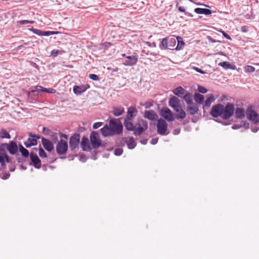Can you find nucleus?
Segmentation results:
<instances>
[{
    "label": "nucleus",
    "mask_w": 259,
    "mask_h": 259,
    "mask_svg": "<svg viewBox=\"0 0 259 259\" xmlns=\"http://www.w3.org/2000/svg\"><path fill=\"white\" fill-rule=\"evenodd\" d=\"M234 110L232 103H228L225 106L221 104H217L212 107L210 114L214 118L221 116L224 119H228L233 115Z\"/></svg>",
    "instance_id": "nucleus-1"
},
{
    "label": "nucleus",
    "mask_w": 259,
    "mask_h": 259,
    "mask_svg": "<svg viewBox=\"0 0 259 259\" xmlns=\"http://www.w3.org/2000/svg\"><path fill=\"white\" fill-rule=\"evenodd\" d=\"M123 124L125 129L128 131H134L135 136H140L148 128L147 122L143 119H138L136 123L137 127L134 125L133 120L124 119Z\"/></svg>",
    "instance_id": "nucleus-2"
},
{
    "label": "nucleus",
    "mask_w": 259,
    "mask_h": 259,
    "mask_svg": "<svg viewBox=\"0 0 259 259\" xmlns=\"http://www.w3.org/2000/svg\"><path fill=\"white\" fill-rule=\"evenodd\" d=\"M108 126L113 135L121 134L123 131V125L118 118H112L109 121Z\"/></svg>",
    "instance_id": "nucleus-3"
},
{
    "label": "nucleus",
    "mask_w": 259,
    "mask_h": 259,
    "mask_svg": "<svg viewBox=\"0 0 259 259\" xmlns=\"http://www.w3.org/2000/svg\"><path fill=\"white\" fill-rule=\"evenodd\" d=\"M167 123L164 119H159L157 123V133L161 136L167 135L169 134L167 132Z\"/></svg>",
    "instance_id": "nucleus-4"
},
{
    "label": "nucleus",
    "mask_w": 259,
    "mask_h": 259,
    "mask_svg": "<svg viewBox=\"0 0 259 259\" xmlns=\"http://www.w3.org/2000/svg\"><path fill=\"white\" fill-rule=\"evenodd\" d=\"M80 135L77 133L73 134L69 139V148L71 151L79 148L80 143Z\"/></svg>",
    "instance_id": "nucleus-5"
},
{
    "label": "nucleus",
    "mask_w": 259,
    "mask_h": 259,
    "mask_svg": "<svg viewBox=\"0 0 259 259\" xmlns=\"http://www.w3.org/2000/svg\"><path fill=\"white\" fill-rule=\"evenodd\" d=\"M90 141L94 149H97L101 145V140L97 132L92 131L90 135Z\"/></svg>",
    "instance_id": "nucleus-6"
},
{
    "label": "nucleus",
    "mask_w": 259,
    "mask_h": 259,
    "mask_svg": "<svg viewBox=\"0 0 259 259\" xmlns=\"http://www.w3.org/2000/svg\"><path fill=\"white\" fill-rule=\"evenodd\" d=\"M247 118L252 122L256 124L259 122V115L258 113L251 107H248L246 111Z\"/></svg>",
    "instance_id": "nucleus-7"
},
{
    "label": "nucleus",
    "mask_w": 259,
    "mask_h": 259,
    "mask_svg": "<svg viewBox=\"0 0 259 259\" xmlns=\"http://www.w3.org/2000/svg\"><path fill=\"white\" fill-rule=\"evenodd\" d=\"M68 149L67 141L61 139L56 145V152L59 155H63L66 153Z\"/></svg>",
    "instance_id": "nucleus-8"
},
{
    "label": "nucleus",
    "mask_w": 259,
    "mask_h": 259,
    "mask_svg": "<svg viewBox=\"0 0 259 259\" xmlns=\"http://www.w3.org/2000/svg\"><path fill=\"white\" fill-rule=\"evenodd\" d=\"M161 116L168 121H172L175 120L174 114L167 107H163L160 110Z\"/></svg>",
    "instance_id": "nucleus-9"
},
{
    "label": "nucleus",
    "mask_w": 259,
    "mask_h": 259,
    "mask_svg": "<svg viewBox=\"0 0 259 259\" xmlns=\"http://www.w3.org/2000/svg\"><path fill=\"white\" fill-rule=\"evenodd\" d=\"M126 59L122 62V64L126 66H133L137 64L138 57L136 53H134L132 56H126Z\"/></svg>",
    "instance_id": "nucleus-10"
},
{
    "label": "nucleus",
    "mask_w": 259,
    "mask_h": 259,
    "mask_svg": "<svg viewBox=\"0 0 259 259\" xmlns=\"http://www.w3.org/2000/svg\"><path fill=\"white\" fill-rule=\"evenodd\" d=\"M29 30L32 32L34 34L38 36H49L52 35H54L58 33V31H42L40 29H35L33 28H29Z\"/></svg>",
    "instance_id": "nucleus-11"
},
{
    "label": "nucleus",
    "mask_w": 259,
    "mask_h": 259,
    "mask_svg": "<svg viewBox=\"0 0 259 259\" xmlns=\"http://www.w3.org/2000/svg\"><path fill=\"white\" fill-rule=\"evenodd\" d=\"M29 138L27 139V141L24 142V145L27 148H29L32 146H35L37 144V139L39 137L33 135L32 133L29 134Z\"/></svg>",
    "instance_id": "nucleus-12"
},
{
    "label": "nucleus",
    "mask_w": 259,
    "mask_h": 259,
    "mask_svg": "<svg viewBox=\"0 0 259 259\" xmlns=\"http://www.w3.org/2000/svg\"><path fill=\"white\" fill-rule=\"evenodd\" d=\"M30 158L32 165L35 168L39 169L41 167V160L36 154L31 152L30 153Z\"/></svg>",
    "instance_id": "nucleus-13"
},
{
    "label": "nucleus",
    "mask_w": 259,
    "mask_h": 259,
    "mask_svg": "<svg viewBox=\"0 0 259 259\" xmlns=\"http://www.w3.org/2000/svg\"><path fill=\"white\" fill-rule=\"evenodd\" d=\"M7 150L10 154L15 155L17 153L19 149V146L17 143L14 141H11L7 143Z\"/></svg>",
    "instance_id": "nucleus-14"
},
{
    "label": "nucleus",
    "mask_w": 259,
    "mask_h": 259,
    "mask_svg": "<svg viewBox=\"0 0 259 259\" xmlns=\"http://www.w3.org/2000/svg\"><path fill=\"white\" fill-rule=\"evenodd\" d=\"M138 110L136 107L131 106L127 108V115L124 119L128 120H134V118L137 116Z\"/></svg>",
    "instance_id": "nucleus-15"
},
{
    "label": "nucleus",
    "mask_w": 259,
    "mask_h": 259,
    "mask_svg": "<svg viewBox=\"0 0 259 259\" xmlns=\"http://www.w3.org/2000/svg\"><path fill=\"white\" fill-rule=\"evenodd\" d=\"M80 146L82 151H89L92 150V148L90 145L89 139L85 136H83L81 138Z\"/></svg>",
    "instance_id": "nucleus-16"
},
{
    "label": "nucleus",
    "mask_w": 259,
    "mask_h": 259,
    "mask_svg": "<svg viewBox=\"0 0 259 259\" xmlns=\"http://www.w3.org/2000/svg\"><path fill=\"white\" fill-rule=\"evenodd\" d=\"M174 110L176 112L179 113V114L177 115L176 118L178 119H183L186 117V114L185 111L182 108L181 104L172 107Z\"/></svg>",
    "instance_id": "nucleus-17"
},
{
    "label": "nucleus",
    "mask_w": 259,
    "mask_h": 259,
    "mask_svg": "<svg viewBox=\"0 0 259 259\" xmlns=\"http://www.w3.org/2000/svg\"><path fill=\"white\" fill-rule=\"evenodd\" d=\"M41 143L44 148L47 151L51 152L54 149V145L49 140L44 137H42Z\"/></svg>",
    "instance_id": "nucleus-18"
},
{
    "label": "nucleus",
    "mask_w": 259,
    "mask_h": 259,
    "mask_svg": "<svg viewBox=\"0 0 259 259\" xmlns=\"http://www.w3.org/2000/svg\"><path fill=\"white\" fill-rule=\"evenodd\" d=\"M187 111L190 115H194L197 114L199 111L198 106L193 102L192 104L188 105Z\"/></svg>",
    "instance_id": "nucleus-19"
},
{
    "label": "nucleus",
    "mask_w": 259,
    "mask_h": 259,
    "mask_svg": "<svg viewBox=\"0 0 259 259\" xmlns=\"http://www.w3.org/2000/svg\"><path fill=\"white\" fill-rule=\"evenodd\" d=\"M144 117L150 120L154 121L157 117V115L153 110H146L144 113Z\"/></svg>",
    "instance_id": "nucleus-20"
},
{
    "label": "nucleus",
    "mask_w": 259,
    "mask_h": 259,
    "mask_svg": "<svg viewBox=\"0 0 259 259\" xmlns=\"http://www.w3.org/2000/svg\"><path fill=\"white\" fill-rule=\"evenodd\" d=\"M89 88L90 86L89 85H88L87 87L85 85H75L73 87V91L75 94L78 95L84 92Z\"/></svg>",
    "instance_id": "nucleus-21"
},
{
    "label": "nucleus",
    "mask_w": 259,
    "mask_h": 259,
    "mask_svg": "<svg viewBox=\"0 0 259 259\" xmlns=\"http://www.w3.org/2000/svg\"><path fill=\"white\" fill-rule=\"evenodd\" d=\"M100 132L103 136L104 137L113 136L109 126H108V124H106L102 128L100 129Z\"/></svg>",
    "instance_id": "nucleus-22"
},
{
    "label": "nucleus",
    "mask_w": 259,
    "mask_h": 259,
    "mask_svg": "<svg viewBox=\"0 0 259 259\" xmlns=\"http://www.w3.org/2000/svg\"><path fill=\"white\" fill-rule=\"evenodd\" d=\"M186 92L185 89L181 86L177 87L172 90L173 94L181 98H182Z\"/></svg>",
    "instance_id": "nucleus-23"
},
{
    "label": "nucleus",
    "mask_w": 259,
    "mask_h": 259,
    "mask_svg": "<svg viewBox=\"0 0 259 259\" xmlns=\"http://www.w3.org/2000/svg\"><path fill=\"white\" fill-rule=\"evenodd\" d=\"M188 105L192 104L193 102L192 93L186 92L182 98Z\"/></svg>",
    "instance_id": "nucleus-24"
},
{
    "label": "nucleus",
    "mask_w": 259,
    "mask_h": 259,
    "mask_svg": "<svg viewBox=\"0 0 259 259\" xmlns=\"http://www.w3.org/2000/svg\"><path fill=\"white\" fill-rule=\"evenodd\" d=\"M124 112V109L122 106L114 107L112 113L115 116H119Z\"/></svg>",
    "instance_id": "nucleus-25"
},
{
    "label": "nucleus",
    "mask_w": 259,
    "mask_h": 259,
    "mask_svg": "<svg viewBox=\"0 0 259 259\" xmlns=\"http://www.w3.org/2000/svg\"><path fill=\"white\" fill-rule=\"evenodd\" d=\"M3 161H5V162L10 163H15V160H13L12 158H11L7 154H0V163H2Z\"/></svg>",
    "instance_id": "nucleus-26"
},
{
    "label": "nucleus",
    "mask_w": 259,
    "mask_h": 259,
    "mask_svg": "<svg viewBox=\"0 0 259 259\" xmlns=\"http://www.w3.org/2000/svg\"><path fill=\"white\" fill-rule=\"evenodd\" d=\"M169 106L171 108L181 104V100L176 96H172L170 98L168 102Z\"/></svg>",
    "instance_id": "nucleus-27"
},
{
    "label": "nucleus",
    "mask_w": 259,
    "mask_h": 259,
    "mask_svg": "<svg viewBox=\"0 0 259 259\" xmlns=\"http://www.w3.org/2000/svg\"><path fill=\"white\" fill-rule=\"evenodd\" d=\"M168 43H169V50H175V47L176 46L177 37H176L175 36H168Z\"/></svg>",
    "instance_id": "nucleus-28"
},
{
    "label": "nucleus",
    "mask_w": 259,
    "mask_h": 259,
    "mask_svg": "<svg viewBox=\"0 0 259 259\" xmlns=\"http://www.w3.org/2000/svg\"><path fill=\"white\" fill-rule=\"evenodd\" d=\"M235 117L238 119H242L245 116V111L244 110L240 107H238L236 109L235 112Z\"/></svg>",
    "instance_id": "nucleus-29"
},
{
    "label": "nucleus",
    "mask_w": 259,
    "mask_h": 259,
    "mask_svg": "<svg viewBox=\"0 0 259 259\" xmlns=\"http://www.w3.org/2000/svg\"><path fill=\"white\" fill-rule=\"evenodd\" d=\"M194 99L197 103L202 104L204 102V96L199 93H195L194 95Z\"/></svg>",
    "instance_id": "nucleus-30"
},
{
    "label": "nucleus",
    "mask_w": 259,
    "mask_h": 259,
    "mask_svg": "<svg viewBox=\"0 0 259 259\" xmlns=\"http://www.w3.org/2000/svg\"><path fill=\"white\" fill-rule=\"evenodd\" d=\"M168 36L162 38L161 41V43L159 45V48L161 49H168L169 43H168Z\"/></svg>",
    "instance_id": "nucleus-31"
},
{
    "label": "nucleus",
    "mask_w": 259,
    "mask_h": 259,
    "mask_svg": "<svg viewBox=\"0 0 259 259\" xmlns=\"http://www.w3.org/2000/svg\"><path fill=\"white\" fill-rule=\"evenodd\" d=\"M125 143L127 144V147L130 149H134L136 146V143L134 141V139L133 137L129 138L126 141Z\"/></svg>",
    "instance_id": "nucleus-32"
},
{
    "label": "nucleus",
    "mask_w": 259,
    "mask_h": 259,
    "mask_svg": "<svg viewBox=\"0 0 259 259\" xmlns=\"http://www.w3.org/2000/svg\"><path fill=\"white\" fill-rule=\"evenodd\" d=\"M19 151L21 153L22 156L28 157L30 155L29 151L25 148L21 144L19 145Z\"/></svg>",
    "instance_id": "nucleus-33"
},
{
    "label": "nucleus",
    "mask_w": 259,
    "mask_h": 259,
    "mask_svg": "<svg viewBox=\"0 0 259 259\" xmlns=\"http://www.w3.org/2000/svg\"><path fill=\"white\" fill-rule=\"evenodd\" d=\"M215 100V98L214 96L212 95H211L210 96H209L206 100H205L203 108L204 107H209L211 104Z\"/></svg>",
    "instance_id": "nucleus-34"
},
{
    "label": "nucleus",
    "mask_w": 259,
    "mask_h": 259,
    "mask_svg": "<svg viewBox=\"0 0 259 259\" xmlns=\"http://www.w3.org/2000/svg\"><path fill=\"white\" fill-rule=\"evenodd\" d=\"M177 46L175 48V50L179 51L182 49L183 47L185 45V43L183 40V38L180 36L177 37Z\"/></svg>",
    "instance_id": "nucleus-35"
},
{
    "label": "nucleus",
    "mask_w": 259,
    "mask_h": 259,
    "mask_svg": "<svg viewBox=\"0 0 259 259\" xmlns=\"http://www.w3.org/2000/svg\"><path fill=\"white\" fill-rule=\"evenodd\" d=\"M0 137L3 139H8L11 138V136L9 133L5 129H2L0 132Z\"/></svg>",
    "instance_id": "nucleus-36"
},
{
    "label": "nucleus",
    "mask_w": 259,
    "mask_h": 259,
    "mask_svg": "<svg viewBox=\"0 0 259 259\" xmlns=\"http://www.w3.org/2000/svg\"><path fill=\"white\" fill-rule=\"evenodd\" d=\"M219 65L225 69H233V68L232 67V65L230 64V63L229 62L227 61H224L221 62L219 63Z\"/></svg>",
    "instance_id": "nucleus-37"
},
{
    "label": "nucleus",
    "mask_w": 259,
    "mask_h": 259,
    "mask_svg": "<svg viewBox=\"0 0 259 259\" xmlns=\"http://www.w3.org/2000/svg\"><path fill=\"white\" fill-rule=\"evenodd\" d=\"M38 154L41 158H46L47 157L46 152L40 145H39V148L38 149Z\"/></svg>",
    "instance_id": "nucleus-38"
},
{
    "label": "nucleus",
    "mask_w": 259,
    "mask_h": 259,
    "mask_svg": "<svg viewBox=\"0 0 259 259\" xmlns=\"http://www.w3.org/2000/svg\"><path fill=\"white\" fill-rule=\"evenodd\" d=\"M7 143H3L0 145V154H7Z\"/></svg>",
    "instance_id": "nucleus-39"
},
{
    "label": "nucleus",
    "mask_w": 259,
    "mask_h": 259,
    "mask_svg": "<svg viewBox=\"0 0 259 259\" xmlns=\"http://www.w3.org/2000/svg\"><path fill=\"white\" fill-rule=\"evenodd\" d=\"M140 105L144 106L145 108H149L153 105V102H146L144 103H140Z\"/></svg>",
    "instance_id": "nucleus-40"
},
{
    "label": "nucleus",
    "mask_w": 259,
    "mask_h": 259,
    "mask_svg": "<svg viewBox=\"0 0 259 259\" xmlns=\"http://www.w3.org/2000/svg\"><path fill=\"white\" fill-rule=\"evenodd\" d=\"M178 10L181 12H184L185 14L189 17H192L193 15L189 12H185V9L184 7L180 6L178 7Z\"/></svg>",
    "instance_id": "nucleus-41"
},
{
    "label": "nucleus",
    "mask_w": 259,
    "mask_h": 259,
    "mask_svg": "<svg viewBox=\"0 0 259 259\" xmlns=\"http://www.w3.org/2000/svg\"><path fill=\"white\" fill-rule=\"evenodd\" d=\"M122 153L123 150L120 148H116L114 151V155L116 156H120Z\"/></svg>",
    "instance_id": "nucleus-42"
},
{
    "label": "nucleus",
    "mask_w": 259,
    "mask_h": 259,
    "mask_svg": "<svg viewBox=\"0 0 259 259\" xmlns=\"http://www.w3.org/2000/svg\"><path fill=\"white\" fill-rule=\"evenodd\" d=\"M89 77L90 79L94 81H99L100 80L99 76L95 74H90Z\"/></svg>",
    "instance_id": "nucleus-43"
},
{
    "label": "nucleus",
    "mask_w": 259,
    "mask_h": 259,
    "mask_svg": "<svg viewBox=\"0 0 259 259\" xmlns=\"http://www.w3.org/2000/svg\"><path fill=\"white\" fill-rule=\"evenodd\" d=\"M42 92H46V93H49V94H53V93H55L56 92V90L53 89H52V88H44V89L42 90Z\"/></svg>",
    "instance_id": "nucleus-44"
},
{
    "label": "nucleus",
    "mask_w": 259,
    "mask_h": 259,
    "mask_svg": "<svg viewBox=\"0 0 259 259\" xmlns=\"http://www.w3.org/2000/svg\"><path fill=\"white\" fill-rule=\"evenodd\" d=\"M198 91L199 93H201L202 94H205L207 92V90L205 88H204L202 86H201V85L198 86Z\"/></svg>",
    "instance_id": "nucleus-45"
},
{
    "label": "nucleus",
    "mask_w": 259,
    "mask_h": 259,
    "mask_svg": "<svg viewBox=\"0 0 259 259\" xmlns=\"http://www.w3.org/2000/svg\"><path fill=\"white\" fill-rule=\"evenodd\" d=\"M219 31L222 33L223 36L225 37L226 39L230 40H232V38L231 37V36L229 35L225 31L222 30H219Z\"/></svg>",
    "instance_id": "nucleus-46"
},
{
    "label": "nucleus",
    "mask_w": 259,
    "mask_h": 259,
    "mask_svg": "<svg viewBox=\"0 0 259 259\" xmlns=\"http://www.w3.org/2000/svg\"><path fill=\"white\" fill-rule=\"evenodd\" d=\"M103 123L102 122H97L94 123L93 125V128L94 130L97 129L103 125Z\"/></svg>",
    "instance_id": "nucleus-47"
},
{
    "label": "nucleus",
    "mask_w": 259,
    "mask_h": 259,
    "mask_svg": "<svg viewBox=\"0 0 259 259\" xmlns=\"http://www.w3.org/2000/svg\"><path fill=\"white\" fill-rule=\"evenodd\" d=\"M51 132V130L47 127H44L42 128V133L45 135H49Z\"/></svg>",
    "instance_id": "nucleus-48"
},
{
    "label": "nucleus",
    "mask_w": 259,
    "mask_h": 259,
    "mask_svg": "<svg viewBox=\"0 0 259 259\" xmlns=\"http://www.w3.org/2000/svg\"><path fill=\"white\" fill-rule=\"evenodd\" d=\"M194 11L198 14H203L204 8H196L194 9Z\"/></svg>",
    "instance_id": "nucleus-49"
},
{
    "label": "nucleus",
    "mask_w": 259,
    "mask_h": 259,
    "mask_svg": "<svg viewBox=\"0 0 259 259\" xmlns=\"http://www.w3.org/2000/svg\"><path fill=\"white\" fill-rule=\"evenodd\" d=\"M255 71V68L252 66L248 65L246 67V71L248 72H253Z\"/></svg>",
    "instance_id": "nucleus-50"
},
{
    "label": "nucleus",
    "mask_w": 259,
    "mask_h": 259,
    "mask_svg": "<svg viewBox=\"0 0 259 259\" xmlns=\"http://www.w3.org/2000/svg\"><path fill=\"white\" fill-rule=\"evenodd\" d=\"M79 160L82 162H85L87 160V158L84 154H81L79 155Z\"/></svg>",
    "instance_id": "nucleus-51"
},
{
    "label": "nucleus",
    "mask_w": 259,
    "mask_h": 259,
    "mask_svg": "<svg viewBox=\"0 0 259 259\" xmlns=\"http://www.w3.org/2000/svg\"><path fill=\"white\" fill-rule=\"evenodd\" d=\"M240 124H241V127H243L245 129H247L249 128V124L246 121H242L241 122Z\"/></svg>",
    "instance_id": "nucleus-52"
},
{
    "label": "nucleus",
    "mask_w": 259,
    "mask_h": 259,
    "mask_svg": "<svg viewBox=\"0 0 259 259\" xmlns=\"http://www.w3.org/2000/svg\"><path fill=\"white\" fill-rule=\"evenodd\" d=\"M35 90L32 91V92H42V90L44 89V87L39 85H36L35 87Z\"/></svg>",
    "instance_id": "nucleus-53"
},
{
    "label": "nucleus",
    "mask_w": 259,
    "mask_h": 259,
    "mask_svg": "<svg viewBox=\"0 0 259 259\" xmlns=\"http://www.w3.org/2000/svg\"><path fill=\"white\" fill-rule=\"evenodd\" d=\"M193 69L195 70L196 72H198V73H200L201 74H204L206 73V72L202 70V69H201L200 68H198V67H193Z\"/></svg>",
    "instance_id": "nucleus-54"
},
{
    "label": "nucleus",
    "mask_w": 259,
    "mask_h": 259,
    "mask_svg": "<svg viewBox=\"0 0 259 259\" xmlns=\"http://www.w3.org/2000/svg\"><path fill=\"white\" fill-rule=\"evenodd\" d=\"M59 51L58 50H53L51 53V55L53 57H56L58 55Z\"/></svg>",
    "instance_id": "nucleus-55"
},
{
    "label": "nucleus",
    "mask_w": 259,
    "mask_h": 259,
    "mask_svg": "<svg viewBox=\"0 0 259 259\" xmlns=\"http://www.w3.org/2000/svg\"><path fill=\"white\" fill-rule=\"evenodd\" d=\"M211 14V10L208 9L204 8L203 14L209 15Z\"/></svg>",
    "instance_id": "nucleus-56"
},
{
    "label": "nucleus",
    "mask_w": 259,
    "mask_h": 259,
    "mask_svg": "<svg viewBox=\"0 0 259 259\" xmlns=\"http://www.w3.org/2000/svg\"><path fill=\"white\" fill-rule=\"evenodd\" d=\"M17 160L18 161V163H23L24 161V158L20 156L19 155H17Z\"/></svg>",
    "instance_id": "nucleus-57"
},
{
    "label": "nucleus",
    "mask_w": 259,
    "mask_h": 259,
    "mask_svg": "<svg viewBox=\"0 0 259 259\" xmlns=\"http://www.w3.org/2000/svg\"><path fill=\"white\" fill-rule=\"evenodd\" d=\"M145 43L149 47H156V43L154 42H150L149 41H146Z\"/></svg>",
    "instance_id": "nucleus-58"
},
{
    "label": "nucleus",
    "mask_w": 259,
    "mask_h": 259,
    "mask_svg": "<svg viewBox=\"0 0 259 259\" xmlns=\"http://www.w3.org/2000/svg\"><path fill=\"white\" fill-rule=\"evenodd\" d=\"M30 44V42H25L23 45H19L18 48H17V49L18 50H22V49L24 48V46H27V45H29Z\"/></svg>",
    "instance_id": "nucleus-59"
},
{
    "label": "nucleus",
    "mask_w": 259,
    "mask_h": 259,
    "mask_svg": "<svg viewBox=\"0 0 259 259\" xmlns=\"http://www.w3.org/2000/svg\"><path fill=\"white\" fill-rule=\"evenodd\" d=\"M29 20H20L18 22V23H19L20 25H25L28 24Z\"/></svg>",
    "instance_id": "nucleus-60"
},
{
    "label": "nucleus",
    "mask_w": 259,
    "mask_h": 259,
    "mask_svg": "<svg viewBox=\"0 0 259 259\" xmlns=\"http://www.w3.org/2000/svg\"><path fill=\"white\" fill-rule=\"evenodd\" d=\"M207 38H208V40L210 42H212V43L217 42H221V41L220 40H216L214 39L213 38H212L211 36H208Z\"/></svg>",
    "instance_id": "nucleus-61"
},
{
    "label": "nucleus",
    "mask_w": 259,
    "mask_h": 259,
    "mask_svg": "<svg viewBox=\"0 0 259 259\" xmlns=\"http://www.w3.org/2000/svg\"><path fill=\"white\" fill-rule=\"evenodd\" d=\"M10 176V174L9 172L4 174L2 176V179L3 180L8 179Z\"/></svg>",
    "instance_id": "nucleus-62"
},
{
    "label": "nucleus",
    "mask_w": 259,
    "mask_h": 259,
    "mask_svg": "<svg viewBox=\"0 0 259 259\" xmlns=\"http://www.w3.org/2000/svg\"><path fill=\"white\" fill-rule=\"evenodd\" d=\"M158 138H153L151 140V142H150V143L152 144V145H155L158 142Z\"/></svg>",
    "instance_id": "nucleus-63"
},
{
    "label": "nucleus",
    "mask_w": 259,
    "mask_h": 259,
    "mask_svg": "<svg viewBox=\"0 0 259 259\" xmlns=\"http://www.w3.org/2000/svg\"><path fill=\"white\" fill-rule=\"evenodd\" d=\"M241 31L244 33L247 32V31H248L247 26H242L241 27Z\"/></svg>",
    "instance_id": "nucleus-64"
}]
</instances>
